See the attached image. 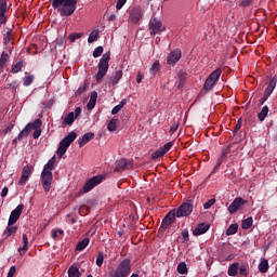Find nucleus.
I'll use <instances>...</instances> for the list:
<instances>
[{"mask_svg": "<svg viewBox=\"0 0 277 277\" xmlns=\"http://www.w3.org/2000/svg\"><path fill=\"white\" fill-rule=\"evenodd\" d=\"M79 0H52V8L58 12L60 16H72L77 11Z\"/></svg>", "mask_w": 277, "mask_h": 277, "instance_id": "f257e3e1", "label": "nucleus"}, {"mask_svg": "<svg viewBox=\"0 0 277 277\" xmlns=\"http://www.w3.org/2000/svg\"><path fill=\"white\" fill-rule=\"evenodd\" d=\"M55 170V156H53L47 164H44L41 172L40 181L45 193L51 192L53 185V171Z\"/></svg>", "mask_w": 277, "mask_h": 277, "instance_id": "f03ea898", "label": "nucleus"}, {"mask_svg": "<svg viewBox=\"0 0 277 277\" xmlns=\"http://www.w3.org/2000/svg\"><path fill=\"white\" fill-rule=\"evenodd\" d=\"M109 60H111L110 52H106L105 54H103L102 58L100 60L97 65L98 70L95 76L97 83H101L105 75H107V70H109Z\"/></svg>", "mask_w": 277, "mask_h": 277, "instance_id": "7ed1b4c3", "label": "nucleus"}, {"mask_svg": "<svg viewBox=\"0 0 277 277\" xmlns=\"http://www.w3.org/2000/svg\"><path fill=\"white\" fill-rule=\"evenodd\" d=\"M77 140V133L70 132L68 135H66L58 144V148L56 150L57 157L62 159L64 155H66V150L70 147V144Z\"/></svg>", "mask_w": 277, "mask_h": 277, "instance_id": "20e7f679", "label": "nucleus"}, {"mask_svg": "<svg viewBox=\"0 0 277 277\" xmlns=\"http://www.w3.org/2000/svg\"><path fill=\"white\" fill-rule=\"evenodd\" d=\"M131 274V260L124 259L117 268L109 274L110 277H129Z\"/></svg>", "mask_w": 277, "mask_h": 277, "instance_id": "39448f33", "label": "nucleus"}, {"mask_svg": "<svg viewBox=\"0 0 277 277\" xmlns=\"http://www.w3.org/2000/svg\"><path fill=\"white\" fill-rule=\"evenodd\" d=\"M39 129H42V120L40 119H36L32 123H28L17 135V137L13 141L16 142V140H18V142H21V140H25V137H27L29 135V132L34 131H38Z\"/></svg>", "mask_w": 277, "mask_h": 277, "instance_id": "423d86ee", "label": "nucleus"}, {"mask_svg": "<svg viewBox=\"0 0 277 277\" xmlns=\"http://www.w3.org/2000/svg\"><path fill=\"white\" fill-rule=\"evenodd\" d=\"M103 183V176L96 175L94 177H91L84 186L77 193V196H83V194H88L89 192H92L96 185H101Z\"/></svg>", "mask_w": 277, "mask_h": 277, "instance_id": "0eeeda50", "label": "nucleus"}, {"mask_svg": "<svg viewBox=\"0 0 277 277\" xmlns=\"http://www.w3.org/2000/svg\"><path fill=\"white\" fill-rule=\"evenodd\" d=\"M222 76V69H215L206 80L203 88L206 90H212L213 85L220 81V77Z\"/></svg>", "mask_w": 277, "mask_h": 277, "instance_id": "6e6552de", "label": "nucleus"}, {"mask_svg": "<svg viewBox=\"0 0 277 277\" xmlns=\"http://www.w3.org/2000/svg\"><path fill=\"white\" fill-rule=\"evenodd\" d=\"M192 211H194V205L192 200H188L177 209L176 217H187V215H192Z\"/></svg>", "mask_w": 277, "mask_h": 277, "instance_id": "1a4fd4ad", "label": "nucleus"}, {"mask_svg": "<svg viewBox=\"0 0 277 277\" xmlns=\"http://www.w3.org/2000/svg\"><path fill=\"white\" fill-rule=\"evenodd\" d=\"M149 31L151 36H155L157 34H161V31H166V26H163L161 21L151 18L149 22Z\"/></svg>", "mask_w": 277, "mask_h": 277, "instance_id": "9d476101", "label": "nucleus"}, {"mask_svg": "<svg viewBox=\"0 0 277 277\" xmlns=\"http://www.w3.org/2000/svg\"><path fill=\"white\" fill-rule=\"evenodd\" d=\"M246 200H243V198L241 197H237L234 199V201L229 205L228 207V211L229 213H237V211H241V209H243L245 205H246Z\"/></svg>", "mask_w": 277, "mask_h": 277, "instance_id": "9b49d317", "label": "nucleus"}, {"mask_svg": "<svg viewBox=\"0 0 277 277\" xmlns=\"http://www.w3.org/2000/svg\"><path fill=\"white\" fill-rule=\"evenodd\" d=\"M23 213V205H19L11 212L9 217L8 226H14L15 222H18V217H21Z\"/></svg>", "mask_w": 277, "mask_h": 277, "instance_id": "f8f14e48", "label": "nucleus"}, {"mask_svg": "<svg viewBox=\"0 0 277 277\" xmlns=\"http://www.w3.org/2000/svg\"><path fill=\"white\" fill-rule=\"evenodd\" d=\"M176 220V211L171 210L163 219L161 223V228H168L170 225L174 224Z\"/></svg>", "mask_w": 277, "mask_h": 277, "instance_id": "ddd939ff", "label": "nucleus"}, {"mask_svg": "<svg viewBox=\"0 0 277 277\" xmlns=\"http://www.w3.org/2000/svg\"><path fill=\"white\" fill-rule=\"evenodd\" d=\"M182 56H183V53L181 52V50H179V49L173 50V51L168 55L167 63H168L169 65H174V64H176V62H179V60H181Z\"/></svg>", "mask_w": 277, "mask_h": 277, "instance_id": "4468645a", "label": "nucleus"}, {"mask_svg": "<svg viewBox=\"0 0 277 277\" xmlns=\"http://www.w3.org/2000/svg\"><path fill=\"white\" fill-rule=\"evenodd\" d=\"M131 23H140L142 21V9H133L130 13Z\"/></svg>", "mask_w": 277, "mask_h": 277, "instance_id": "2eb2a0df", "label": "nucleus"}, {"mask_svg": "<svg viewBox=\"0 0 277 277\" xmlns=\"http://www.w3.org/2000/svg\"><path fill=\"white\" fill-rule=\"evenodd\" d=\"M207 230H209V224L201 223L194 229L193 235H195V237H198L200 235H205Z\"/></svg>", "mask_w": 277, "mask_h": 277, "instance_id": "dca6fc26", "label": "nucleus"}, {"mask_svg": "<svg viewBox=\"0 0 277 277\" xmlns=\"http://www.w3.org/2000/svg\"><path fill=\"white\" fill-rule=\"evenodd\" d=\"M122 70L115 71L113 76L108 79L109 83H111V85H118L120 79H122Z\"/></svg>", "mask_w": 277, "mask_h": 277, "instance_id": "f3484780", "label": "nucleus"}, {"mask_svg": "<svg viewBox=\"0 0 277 277\" xmlns=\"http://www.w3.org/2000/svg\"><path fill=\"white\" fill-rule=\"evenodd\" d=\"M94 140V132H89L85 133L78 142L80 148H82V146H85V144H88V142Z\"/></svg>", "mask_w": 277, "mask_h": 277, "instance_id": "a211bd4d", "label": "nucleus"}, {"mask_svg": "<svg viewBox=\"0 0 277 277\" xmlns=\"http://www.w3.org/2000/svg\"><path fill=\"white\" fill-rule=\"evenodd\" d=\"M97 98H98V93H96V91H93V92L91 93L90 101H89V103L87 104V108H88L89 110H92V109H94V107H96V101H97Z\"/></svg>", "mask_w": 277, "mask_h": 277, "instance_id": "6ab92c4d", "label": "nucleus"}, {"mask_svg": "<svg viewBox=\"0 0 277 277\" xmlns=\"http://www.w3.org/2000/svg\"><path fill=\"white\" fill-rule=\"evenodd\" d=\"M239 273V263L235 262L228 266L227 274L228 276L235 277Z\"/></svg>", "mask_w": 277, "mask_h": 277, "instance_id": "aec40b11", "label": "nucleus"}, {"mask_svg": "<svg viewBox=\"0 0 277 277\" xmlns=\"http://www.w3.org/2000/svg\"><path fill=\"white\" fill-rule=\"evenodd\" d=\"M276 83H277L276 78H273L269 80V83L264 92V94H266V96H272V92H274V90L276 89Z\"/></svg>", "mask_w": 277, "mask_h": 277, "instance_id": "412c9836", "label": "nucleus"}, {"mask_svg": "<svg viewBox=\"0 0 277 277\" xmlns=\"http://www.w3.org/2000/svg\"><path fill=\"white\" fill-rule=\"evenodd\" d=\"M269 269V262L266 259H262L259 264V271L261 274H267Z\"/></svg>", "mask_w": 277, "mask_h": 277, "instance_id": "4be33fe9", "label": "nucleus"}, {"mask_svg": "<svg viewBox=\"0 0 277 277\" xmlns=\"http://www.w3.org/2000/svg\"><path fill=\"white\" fill-rule=\"evenodd\" d=\"M23 248L18 249L19 254H25L29 250V238H27L26 234H23Z\"/></svg>", "mask_w": 277, "mask_h": 277, "instance_id": "5701e85b", "label": "nucleus"}, {"mask_svg": "<svg viewBox=\"0 0 277 277\" xmlns=\"http://www.w3.org/2000/svg\"><path fill=\"white\" fill-rule=\"evenodd\" d=\"M67 274H68V277H81V272H79V268L75 265L68 268Z\"/></svg>", "mask_w": 277, "mask_h": 277, "instance_id": "b1692460", "label": "nucleus"}, {"mask_svg": "<svg viewBox=\"0 0 277 277\" xmlns=\"http://www.w3.org/2000/svg\"><path fill=\"white\" fill-rule=\"evenodd\" d=\"M252 224H254V220L251 216L247 217L241 223L242 229L248 230V229L252 228Z\"/></svg>", "mask_w": 277, "mask_h": 277, "instance_id": "393cba45", "label": "nucleus"}, {"mask_svg": "<svg viewBox=\"0 0 277 277\" xmlns=\"http://www.w3.org/2000/svg\"><path fill=\"white\" fill-rule=\"evenodd\" d=\"M89 245H90V238H84L82 241L77 243L76 250L78 251L85 250V248H88Z\"/></svg>", "mask_w": 277, "mask_h": 277, "instance_id": "a878e982", "label": "nucleus"}, {"mask_svg": "<svg viewBox=\"0 0 277 277\" xmlns=\"http://www.w3.org/2000/svg\"><path fill=\"white\" fill-rule=\"evenodd\" d=\"M269 114V107L264 106L262 110L259 113L258 118L261 122L267 118V115Z\"/></svg>", "mask_w": 277, "mask_h": 277, "instance_id": "bb28decb", "label": "nucleus"}, {"mask_svg": "<svg viewBox=\"0 0 277 277\" xmlns=\"http://www.w3.org/2000/svg\"><path fill=\"white\" fill-rule=\"evenodd\" d=\"M34 172V166L27 164L23 168L22 176H26L29 179L31 176V173Z\"/></svg>", "mask_w": 277, "mask_h": 277, "instance_id": "cd10ccee", "label": "nucleus"}, {"mask_svg": "<svg viewBox=\"0 0 277 277\" xmlns=\"http://www.w3.org/2000/svg\"><path fill=\"white\" fill-rule=\"evenodd\" d=\"M75 122V113H69L63 121V124H66L67 127H70Z\"/></svg>", "mask_w": 277, "mask_h": 277, "instance_id": "c85d7f7f", "label": "nucleus"}, {"mask_svg": "<svg viewBox=\"0 0 277 277\" xmlns=\"http://www.w3.org/2000/svg\"><path fill=\"white\" fill-rule=\"evenodd\" d=\"M237 230H239V224L234 223L232 225H229V227L226 230V235L230 236V235H235L237 234Z\"/></svg>", "mask_w": 277, "mask_h": 277, "instance_id": "c756f323", "label": "nucleus"}, {"mask_svg": "<svg viewBox=\"0 0 277 277\" xmlns=\"http://www.w3.org/2000/svg\"><path fill=\"white\" fill-rule=\"evenodd\" d=\"M161 69V65L159 64V61H155V63L151 65L149 72L153 77L157 75L158 70Z\"/></svg>", "mask_w": 277, "mask_h": 277, "instance_id": "7c9ffc66", "label": "nucleus"}, {"mask_svg": "<svg viewBox=\"0 0 277 277\" xmlns=\"http://www.w3.org/2000/svg\"><path fill=\"white\" fill-rule=\"evenodd\" d=\"M23 70V61H18L15 65L12 66L11 72L16 75Z\"/></svg>", "mask_w": 277, "mask_h": 277, "instance_id": "2f4dec72", "label": "nucleus"}, {"mask_svg": "<svg viewBox=\"0 0 277 277\" xmlns=\"http://www.w3.org/2000/svg\"><path fill=\"white\" fill-rule=\"evenodd\" d=\"M119 122H120V120H118V119H111L107 124L108 131H110V132L116 131V128L118 127Z\"/></svg>", "mask_w": 277, "mask_h": 277, "instance_id": "473e14b6", "label": "nucleus"}, {"mask_svg": "<svg viewBox=\"0 0 277 277\" xmlns=\"http://www.w3.org/2000/svg\"><path fill=\"white\" fill-rule=\"evenodd\" d=\"M8 60H10V56L8 55V53L2 52L0 56V70L2 68H5V64H8Z\"/></svg>", "mask_w": 277, "mask_h": 277, "instance_id": "72a5a7b5", "label": "nucleus"}, {"mask_svg": "<svg viewBox=\"0 0 277 277\" xmlns=\"http://www.w3.org/2000/svg\"><path fill=\"white\" fill-rule=\"evenodd\" d=\"M124 105H127V101L122 100L117 106H115L111 109L113 116H116V114H118L120 111V109H122V107H124Z\"/></svg>", "mask_w": 277, "mask_h": 277, "instance_id": "f704fd0d", "label": "nucleus"}, {"mask_svg": "<svg viewBox=\"0 0 277 277\" xmlns=\"http://www.w3.org/2000/svg\"><path fill=\"white\" fill-rule=\"evenodd\" d=\"M4 237H11V235H16V227L9 225L3 233Z\"/></svg>", "mask_w": 277, "mask_h": 277, "instance_id": "c9c22d12", "label": "nucleus"}, {"mask_svg": "<svg viewBox=\"0 0 277 277\" xmlns=\"http://www.w3.org/2000/svg\"><path fill=\"white\" fill-rule=\"evenodd\" d=\"M96 40H98V30H93L89 35L88 42L92 44V42H96Z\"/></svg>", "mask_w": 277, "mask_h": 277, "instance_id": "e433bc0d", "label": "nucleus"}, {"mask_svg": "<svg viewBox=\"0 0 277 277\" xmlns=\"http://www.w3.org/2000/svg\"><path fill=\"white\" fill-rule=\"evenodd\" d=\"M127 166H129V161L127 159H120L117 161V170H126Z\"/></svg>", "mask_w": 277, "mask_h": 277, "instance_id": "4c0bfd02", "label": "nucleus"}, {"mask_svg": "<svg viewBox=\"0 0 277 277\" xmlns=\"http://www.w3.org/2000/svg\"><path fill=\"white\" fill-rule=\"evenodd\" d=\"M177 272H179V274H187V272H188L187 264L185 262H181L177 265Z\"/></svg>", "mask_w": 277, "mask_h": 277, "instance_id": "58836bf2", "label": "nucleus"}, {"mask_svg": "<svg viewBox=\"0 0 277 277\" xmlns=\"http://www.w3.org/2000/svg\"><path fill=\"white\" fill-rule=\"evenodd\" d=\"M163 155H166V151L160 147L151 155V159H159V157H163Z\"/></svg>", "mask_w": 277, "mask_h": 277, "instance_id": "ea45409f", "label": "nucleus"}, {"mask_svg": "<svg viewBox=\"0 0 277 277\" xmlns=\"http://www.w3.org/2000/svg\"><path fill=\"white\" fill-rule=\"evenodd\" d=\"M62 235H64V230L63 229H54L52 232V238L57 241V239H60L62 237Z\"/></svg>", "mask_w": 277, "mask_h": 277, "instance_id": "a19ab883", "label": "nucleus"}, {"mask_svg": "<svg viewBox=\"0 0 277 277\" xmlns=\"http://www.w3.org/2000/svg\"><path fill=\"white\" fill-rule=\"evenodd\" d=\"M11 41H12V30L9 29L3 37V44H10Z\"/></svg>", "mask_w": 277, "mask_h": 277, "instance_id": "79ce46f5", "label": "nucleus"}, {"mask_svg": "<svg viewBox=\"0 0 277 277\" xmlns=\"http://www.w3.org/2000/svg\"><path fill=\"white\" fill-rule=\"evenodd\" d=\"M105 261V256L103 255V252H98L96 256V265L97 267H103V262Z\"/></svg>", "mask_w": 277, "mask_h": 277, "instance_id": "37998d69", "label": "nucleus"}, {"mask_svg": "<svg viewBox=\"0 0 277 277\" xmlns=\"http://www.w3.org/2000/svg\"><path fill=\"white\" fill-rule=\"evenodd\" d=\"M31 83H34V75L26 76L24 78V85H25V88H28V85H30Z\"/></svg>", "mask_w": 277, "mask_h": 277, "instance_id": "c03bdc74", "label": "nucleus"}, {"mask_svg": "<svg viewBox=\"0 0 277 277\" xmlns=\"http://www.w3.org/2000/svg\"><path fill=\"white\" fill-rule=\"evenodd\" d=\"M82 36H83L82 32H74L69 35L68 38L71 42H75V40H79V38H81Z\"/></svg>", "mask_w": 277, "mask_h": 277, "instance_id": "a18cd8bd", "label": "nucleus"}, {"mask_svg": "<svg viewBox=\"0 0 277 277\" xmlns=\"http://www.w3.org/2000/svg\"><path fill=\"white\" fill-rule=\"evenodd\" d=\"M8 12V0H0V13Z\"/></svg>", "mask_w": 277, "mask_h": 277, "instance_id": "49530a36", "label": "nucleus"}, {"mask_svg": "<svg viewBox=\"0 0 277 277\" xmlns=\"http://www.w3.org/2000/svg\"><path fill=\"white\" fill-rule=\"evenodd\" d=\"M103 55V47H97L93 51V57H101Z\"/></svg>", "mask_w": 277, "mask_h": 277, "instance_id": "de8ad7c7", "label": "nucleus"}, {"mask_svg": "<svg viewBox=\"0 0 277 277\" xmlns=\"http://www.w3.org/2000/svg\"><path fill=\"white\" fill-rule=\"evenodd\" d=\"M182 241L185 243V241H189V230L183 229L182 230Z\"/></svg>", "mask_w": 277, "mask_h": 277, "instance_id": "09e8293b", "label": "nucleus"}, {"mask_svg": "<svg viewBox=\"0 0 277 277\" xmlns=\"http://www.w3.org/2000/svg\"><path fill=\"white\" fill-rule=\"evenodd\" d=\"M238 272H239L240 276H248V267L246 265L239 266Z\"/></svg>", "mask_w": 277, "mask_h": 277, "instance_id": "8fccbe9b", "label": "nucleus"}, {"mask_svg": "<svg viewBox=\"0 0 277 277\" xmlns=\"http://www.w3.org/2000/svg\"><path fill=\"white\" fill-rule=\"evenodd\" d=\"M173 144H174V143L169 142V143L164 144L161 148H162V150H163L164 153H168V151L170 150V148H172Z\"/></svg>", "mask_w": 277, "mask_h": 277, "instance_id": "3c124183", "label": "nucleus"}, {"mask_svg": "<svg viewBox=\"0 0 277 277\" xmlns=\"http://www.w3.org/2000/svg\"><path fill=\"white\" fill-rule=\"evenodd\" d=\"M124 3H127V0H118L116 4L117 10H122V8H124Z\"/></svg>", "mask_w": 277, "mask_h": 277, "instance_id": "603ef678", "label": "nucleus"}, {"mask_svg": "<svg viewBox=\"0 0 277 277\" xmlns=\"http://www.w3.org/2000/svg\"><path fill=\"white\" fill-rule=\"evenodd\" d=\"M250 5H252V0H242V1L240 2V6H241V8H248V6H250Z\"/></svg>", "mask_w": 277, "mask_h": 277, "instance_id": "864d4df0", "label": "nucleus"}, {"mask_svg": "<svg viewBox=\"0 0 277 277\" xmlns=\"http://www.w3.org/2000/svg\"><path fill=\"white\" fill-rule=\"evenodd\" d=\"M40 135H42V129L41 128H39V130L34 131L32 137H34V140H38V137H40Z\"/></svg>", "mask_w": 277, "mask_h": 277, "instance_id": "5fc2aeb1", "label": "nucleus"}, {"mask_svg": "<svg viewBox=\"0 0 277 277\" xmlns=\"http://www.w3.org/2000/svg\"><path fill=\"white\" fill-rule=\"evenodd\" d=\"M212 205H215V199H210L206 203H203L205 209H209Z\"/></svg>", "mask_w": 277, "mask_h": 277, "instance_id": "6e6d98bb", "label": "nucleus"}, {"mask_svg": "<svg viewBox=\"0 0 277 277\" xmlns=\"http://www.w3.org/2000/svg\"><path fill=\"white\" fill-rule=\"evenodd\" d=\"M27 181H29V177H27L26 175H22L18 182V185H25V183H27Z\"/></svg>", "mask_w": 277, "mask_h": 277, "instance_id": "4d7b16f0", "label": "nucleus"}, {"mask_svg": "<svg viewBox=\"0 0 277 277\" xmlns=\"http://www.w3.org/2000/svg\"><path fill=\"white\" fill-rule=\"evenodd\" d=\"M14 274H16V266H11L6 277H14Z\"/></svg>", "mask_w": 277, "mask_h": 277, "instance_id": "13d9d810", "label": "nucleus"}, {"mask_svg": "<svg viewBox=\"0 0 277 277\" xmlns=\"http://www.w3.org/2000/svg\"><path fill=\"white\" fill-rule=\"evenodd\" d=\"M5 21H6L5 12L0 13V25L5 24Z\"/></svg>", "mask_w": 277, "mask_h": 277, "instance_id": "bf43d9fd", "label": "nucleus"}, {"mask_svg": "<svg viewBox=\"0 0 277 277\" xmlns=\"http://www.w3.org/2000/svg\"><path fill=\"white\" fill-rule=\"evenodd\" d=\"M170 131L172 133H176V131H179V123H174L173 126H171Z\"/></svg>", "mask_w": 277, "mask_h": 277, "instance_id": "052dcab7", "label": "nucleus"}, {"mask_svg": "<svg viewBox=\"0 0 277 277\" xmlns=\"http://www.w3.org/2000/svg\"><path fill=\"white\" fill-rule=\"evenodd\" d=\"M142 79H144V76L142 75V72H138L136 76V83H142Z\"/></svg>", "mask_w": 277, "mask_h": 277, "instance_id": "680f3d73", "label": "nucleus"}, {"mask_svg": "<svg viewBox=\"0 0 277 277\" xmlns=\"http://www.w3.org/2000/svg\"><path fill=\"white\" fill-rule=\"evenodd\" d=\"M8 192H9L8 187H3L1 192V197L5 198V196H8Z\"/></svg>", "mask_w": 277, "mask_h": 277, "instance_id": "e2e57ef3", "label": "nucleus"}, {"mask_svg": "<svg viewBox=\"0 0 277 277\" xmlns=\"http://www.w3.org/2000/svg\"><path fill=\"white\" fill-rule=\"evenodd\" d=\"M267 98H269V96H267V93H264V96L260 100V105H263Z\"/></svg>", "mask_w": 277, "mask_h": 277, "instance_id": "0e129e2a", "label": "nucleus"}, {"mask_svg": "<svg viewBox=\"0 0 277 277\" xmlns=\"http://www.w3.org/2000/svg\"><path fill=\"white\" fill-rule=\"evenodd\" d=\"M75 116H76V118L78 116H81V107H78V108L75 109Z\"/></svg>", "mask_w": 277, "mask_h": 277, "instance_id": "69168bd1", "label": "nucleus"}, {"mask_svg": "<svg viewBox=\"0 0 277 277\" xmlns=\"http://www.w3.org/2000/svg\"><path fill=\"white\" fill-rule=\"evenodd\" d=\"M108 21H116V15L115 14L109 15Z\"/></svg>", "mask_w": 277, "mask_h": 277, "instance_id": "338daca9", "label": "nucleus"}, {"mask_svg": "<svg viewBox=\"0 0 277 277\" xmlns=\"http://www.w3.org/2000/svg\"><path fill=\"white\" fill-rule=\"evenodd\" d=\"M131 277H140V275H137V274H133Z\"/></svg>", "mask_w": 277, "mask_h": 277, "instance_id": "774afa93", "label": "nucleus"}]
</instances>
